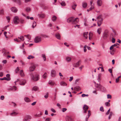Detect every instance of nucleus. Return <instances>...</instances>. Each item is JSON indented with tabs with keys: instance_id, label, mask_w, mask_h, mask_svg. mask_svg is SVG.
Masks as SVG:
<instances>
[{
	"instance_id": "obj_40",
	"label": "nucleus",
	"mask_w": 121,
	"mask_h": 121,
	"mask_svg": "<svg viewBox=\"0 0 121 121\" xmlns=\"http://www.w3.org/2000/svg\"><path fill=\"white\" fill-rule=\"evenodd\" d=\"M38 89V87H37V86H34L33 87V89L36 91Z\"/></svg>"
},
{
	"instance_id": "obj_38",
	"label": "nucleus",
	"mask_w": 121,
	"mask_h": 121,
	"mask_svg": "<svg viewBox=\"0 0 121 121\" xmlns=\"http://www.w3.org/2000/svg\"><path fill=\"white\" fill-rule=\"evenodd\" d=\"M105 105L109 107L110 106V104L109 102H106L105 103Z\"/></svg>"
},
{
	"instance_id": "obj_61",
	"label": "nucleus",
	"mask_w": 121,
	"mask_h": 121,
	"mask_svg": "<svg viewBox=\"0 0 121 121\" xmlns=\"http://www.w3.org/2000/svg\"><path fill=\"white\" fill-rule=\"evenodd\" d=\"M115 39L113 38H112V42L113 43H114L115 42Z\"/></svg>"
},
{
	"instance_id": "obj_48",
	"label": "nucleus",
	"mask_w": 121,
	"mask_h": 121,
	"mask_svg": "<svg viewBox=\"0 0 121 121\" xmlns=\"http://www.w3.org/2000/svg\"><path fill=\"white\" fill-rule=\"evenodd\" d=\"M100 110L101 111L104 112V110L103 107L102 106L100 108Z\"/></svg>"
},
{
	"instance_id": "obj_4",
	"label": "nucleus",
	"mask_w": 121,
	"mask_h": 121,
	"mask_svg": "<svg viewBox=\"0 0 121 121\" xmlns=\"http://www.w3.org/2000/svg\"><path fill=\"white\" fill-rule=\"evenodd\" d=\"M41 40V37L39 36H36L34 39V42L35 43H38L40 42Z\"/></svg>"
},
{
	"instance_id": "obj_3",
	"label": "nucleus",
	"mask_w": 121,
	"mask_h": 121,
	"mask_svg": "<svg viewBox=\"0 0 121 121\" xmlns=\"http://www.w3.org/2000/svg\"><path fill=\"white\" fill-rule=\"evenodd\" d=\"M19 21L18 17L17 16L14 17L13 20V23L15 24H18Z\"/></svg>"
},
{
	"instance_id": "obj_18",
	"label": "nucleus",
	"mask_w": 121,
	"mask_h": 121,
	"mask_svg": "<svg viewBox=\"0 0 121 121\" xmlns=\"http://www.w3.org/2000/svg\"><path fill=\"white\" fill-rule=\"evenodd\" d=\"M87 5V4L85 2H83L82 3V6L83 8H86Z\"/></svg>"
},
{
	"instance_id": "obj_11",
	"label": "nucleus",
	"mask_w": 121,
	"mask_h": 121,
	"mask_svg": "<svg viewBox=\"0 0 121 121\" xmlns=\"http://www.w3.org/2000/svg\"><path fill=\"white\" fill-rule=\"evenodd\" d=\"M73 18H74L73 17H70L68 18L67 20V22H72H72L73 21Z\"/></svg>"
},
{
	"instance_id": "obj_5",
	"label": "nucleus",
	"mask_w": 121,
	"mask_h": 121,
	"mask_svg": "<svg viewBox=\"0 0 121 121\" xmlns=\"http://www.w3.org/2000/svg\"><path fill=\"white\" fill-rule=\"evenodd\" d=\"M81 63V61L80 60L79 61L76 63H75L73 64V66L75 67H77L79 66Z\"/></svg>"
},
{
	"instance_id": "obj_20",
	"label": "nucleus",
	"mask_w": 121,
	"mask_h": 121,
	"mask_svg": "<svg viewBox=\"0 0 121 121\" xmlns=\"http://www.w3.org/2000/svg\"><path fill=\"white\" fill-rule=\"evenodd\" d=\"M102 31V29L101 28H98L97 30V32L100 35Z\"/></svg>"
},
{
	"instance_id": "obj_63",
	"label": "nucleus",
	"mask_w": 121,
	"mask_h": 121,
	"mask_svg": "<svg viewBox=\"0 0 121 121\" xmlns=\"http://www.w3.org/2000/svg\"><path fill=\"white\" fill-rule=\"evenodd\" d=\"M117 45H119V44L118 43H117L116 44H115L112 45L113 46V47H115V46H117Z\"/></svg>"
},
{
	"instance_id": "obj_28",
	"label": "nucleus",
	"mask_w": 121,
	"mask_h": 121,
	"mask_svg": "<svg viewBox=\"0 0 121 121\" xmlns=\"http://www.w3.org/2000/svg\"><path fill=\"white\" fill-rule=\"evenodd\" d=\"M60 84L61 85L63 86L67 85V84L65 82H60Z\"/></svg>"
},
{
	"instance_id": "obj_27",
	"label": "nucleus",
	"mask_w": 121,
	"mask_h": 121,
	"mask_svg": "<svg viewBox=\"0 0 121 121\" xmlns=\"http://www.w3.org/2000/svg\"><path fill=\"white\" fill-rule=\"evenodd\" d=\"M77 4H73L72 5L71 7L74 10H75V8Z\"/></svg>"
},
{
	"instance_id": "obj_49",
	"label": "nucleus",
	"mask_w": 121,
	"mask_h": 121,
	"mask_svg": "<svg viewBox=\"0 0 121 121\" xmlns=\"http://www.w3.org/2000/svg\"><path fill=\"white\" fill-rule=\"evenodd\" d=\"M89 36L91 37H92L93 36V33L91 32H90L89 34Z\"/></svg>"
},
{
	"instance_id": "obj_17",
	"label": "nucleus",
	"mask_w": 121,
	"mask_h": 121,
	"mask_svg": "<svg viewBox=\"0 0 121 121\" xmlns=\"http://www.w3.org/2000/svg\"><path fill=\"white\" fill-rule=\"evenodd\" d=\"M102 2L101 0H98L97 3L98 6H100L101 5Z\"/></svg>"
},
{
	"instance_id": "obj_42",
	"label": "nucleus",
	"mask_w": 121,
	"mask_h": 121,
	"mask_svg": "<svg viewBox=\"0 0 121 121\" xmlns=\"http://www.w3.org/2000/svg\"><path fill=\"white\" fill-rule=\"evenodd\" d=\"M30 8L29 7H27L26 9V11L27 12H29L30 10Z\"/></svg>"
},
{
	"instance_id": "obj_43",
	"label": "nucleus",
	"mask_w": 121,
	"mask_h": 121,
	"mask_svg": "<svg viewBox=\"0 0 121 121\" xmlns=\"http://www.w3.org/2000/svg\"><path fill=\"white\" fill-rule=\"evenodd\" d=\"M86 45H85L84 47L83 50L84 52H86Z\"/></svg>"
},
{
	"instance_id": "obj_62",
	"label": "nucleus",
	"mask_w": 121,
	"mask_h": 121,
	"mask_svg": "<svg viewBox=\"0 0 121 121\" xmlns=\"http://www.w3.org/2000/svg\"><path fill=\"white\" fill-rule=\"evenodd\" d=\"M10 75L9 74H7L6 75V77H7L6 78H11L10 77Z\"/></svg>"
},
{
	"instance_id": "obj_44",
	"label": "nucleus",
	"mask_w": 121,
	"mask_h": 121,
	"mask_svg": "<svg viewBox=\"0 0 121 121\" xmlns=\"http://www.w3.org/2000/svg\"><path fill=\"white\" fill-rule=\"evenodd\" d=\"M17 114V113H16L15 112H14L12 113H11L10 115L11 116H13L14 115H16Z\"/></svg>"
},
{
	"instance_id": "obj_47",
	"label": "nucleus",
	"mask_w": 121,
	"mask_h": 121,
	"mask_svg": "<svg viewBox=\"0 0 121 121\" xmlns=\"http://www.w3.org/2000/svg\"><path fill=\"white\" fill-rule=\"evenodd\" d=\"M111 96L109 94H108L107 95V98L108 99H111Z\"/></svg>"
},
{
	"instance_id": "obj_56",
	"label": "nucleus",
	"mask_w": 121,
	"mask_h": 121,
	"mask_svg": "<svg viewBox=\"0 0 121 121\" xmlns=\"http://www.w3.org/2000/svg\"><path fill=\"white\" fill-rule=\"evenodd\" d=\"M49 84L52 85L53 84V83L51 81H50L49 82Z\"/></svg>"
},
{
	"instance_id": "obj_59",
	"label": "nucleus",
	"mask_w": 121,
	"mask_h": 121,
	"mask_svg": "<svg viewBox=\"0 0 121 121\" xmlns=\"http://www.w3.org/2000/svg\"><path fill=\"white\" fill-rule=\"evenodd\" d=\"M92 3H93V2L92 1H90V5L91 6V7L92 6H94V4H93Z\"/></svg>"
},
{
	"instance_id": "obj_57",
	"label": "nucleus",
	"mask_w": 121,
	"mask_h": 121,
	"mask_svg": "<svg viewBox=\"0 0 121 121\" xmlns=\"http://www.w3.org/2000/svg\"><path fill=\"white\" fill-rule=\"evenodd\" d=\"M51 120V119L50 118H47L46 119L45 121H50Z\"/></svg>"
},
{
	"instance_id": "obj_9",
	"label": "nucleus",
	"mask_w": 121,
	"mask_h": 121,
	"mask_svg": "<svg viewBox=\"0 0 121 121\" xmlns=\"http://www.w3.org/2000/svg\"><path fill=\"white\" fill-rule=\"evenodd\" d=\"M35 67L34 65H32L30 66L29 68V70L30 71H33L35 69Z\"/></svg>"
},
{
	"instance_id": "obj_37",
	"label": "nucleus",
	"mask_w": 121,
	"mask_h": 121,
	"mask_svg": "<svg viewBox=\"0 0 121 121\" xmlns=\"http://www.w3.org/2000/svg\"><path fill=\"white\" fill-rule=\"evenodd\" d=\"M36 25V22H35L34 21V22L33 23V25H32V27L33 28H34L35 27Z\"/></svg>"
},
{
	"instance_id": "obj_54",
	"label": "nucleus",
	"mask_w": 121,
	"mask_h": 121,
	"mask_svg": "<svg viewBox=\"0 0 121 121\" xmlns=\"http://www.w3.org/2000/svg\"><path fill=\"white\" fill-rule=\"evenodd\" d=\"M110 109L109 108L108 109V111H107V113H106V115H108L109 114V113L110 112Z\"/></svg>"
},
{
	"instance_id": "obj_52",
	"label": "nucleus",
	"mask_w": 121,
	"mask_h": 121,
	"mask_svg": "<svg viewBox=\"0 0 121 121\" xmlns=\"http://www.w3.org/2000/svg\"><path fill=\"white\" fill-rule=\"evenodd\" d=\"M14 40L15 41H16L18 42H20V40H18V39L17 38L14 39Z\"/></svg>"
},
{
	"instance_id": "obj_46",
	"label": "nucleus",
	"mask_w": 121,
	"mask_h": 121,
	"mask_svg": "<svg viewBox=\"0 0 121 121\" xmlns=\"http://www.w3.org/2000/svg\"><path fill=\"white\" fill-rule=\"evenodd\" d=\"M88 96V94L86 95L84 94H83L82 95V97H84L85 96Z\"/></svg>"
},
{
	"instance_id": "obj_12",
	"label": "nucleus",
	"mask_w": 121,
	"mask_h": 121,
	"mask_svg": "<svg viewBox=\"0 0 121 121\" xmlns=\"http://www.w3.org/2000/svg\"><path fill=\"white\" fill-rule=\"evenodd\" d=\"M66 121H73V120L70 117L67 116L66 117Z\"/></svg>"
},
{
	"instance_id": "obj_2",
	"label": "nucleus",
	"mask_w": 121,
	"mask_h": 121,
	"mask_svg": "<svg viewBox=\"0 0 121 121\" xmlns=\"http://www.w3.org/2000/svg\"><path fill=\"white\" fill-rule=\"evenodd\" d=\"M108 31L107 30H105L102 35L103 38L104 39H106L108 35Z\"/></svg>"
},
{
	"instance_id": "obj_1",
	"label": "nucleus",
	"mask_w": 121,
	"mask_h": 121,
	"mask_svg": "<svg viewBox=\"0 0 121 121\" xmlns=\"http://www.w3.org/2000/svg\"><path fill=\"white\" fill-rule=\"evenodd\" d=\"M39 75L38 74H36L35 75H32L31 76V79L33 80L36 81L39 80Z\"/></svg>"
},
{
	"instance_id": "obj_10",
	"label": "nucleus",
	"mask_w": 121,
	"mask_h": 121,
	"mask_svg": "<svg viewBox=\"0 0 121 121\" xmlns=\"http://www.w3.org/2000/svg\"><path fill=\"white\" fill-rule=\"evenodd\" d=\"M11 9L13 12L14 13H16L17 11V8L14 7L11 8Z\"/></svg>"
},
{
	"instance_id": "obj_36",
	"label": "nucleus",
	"mask_w": 121,
	"mask_h": 121,
	"mask_svg": "<svg viewBox=\"0 0 121 121\" xmlns=\"http://www.w3.org/2000/svg\"><path fill=\"white\" fill-rule=\"evenodd\" d=\"M34 58V56L31 55L27 57V58L29 59H33Z\"/></svg>"
},
{
	"instance_id": "obj_64",
	"label": "nucleus",
	"mask_w": 121,
	"mask_h": 121,
	"mask_svg": "<svg viewBox=\"0 0 121 121\" xmlns=\"http://www.w3.org/2000/svg\"><path fill=\"white\" fill-rule=\"evenodd\" d=\"M67 110V109L65 108H62V111L63 112H64Z\"/></svg>"
},
{
	"instance_id": "obj_60",
	"label": "nucleus",
	"mask_w": 121,
	"mask_h": 121,
	"mask_svg": "<svg viewBox=\"0 0 121 121\" xmlns=\"http://www.w3.org/2000/svg\"><path fill=\"white\" fill-rule=\"evenodd\" d=\"M114 47L112 45L111 46L110 48V50H112L113 49V48Z\"/></svg>"
},
{
	"instance_id": "obj_23",
	"label": "nucleus",
	"mask_w": 121,
	"mask_h": 121,
	"mask_svg": "<svg viewBox=\"0 0 121 121\" xmlns=\"http://www.w3.org/2000/svg\"><path fill=\"white\" fill-rule=\"evenodd\" d=\"M60 4L61 6H65L66 5L65 2L64 1H62L61 3H60Z\"/></svg>"
},
{
	"instance_id": "obj_24",
	"label": "nucleus",
	"mask_w": 121,
	"mask_h": 121,
	"mask_svg": "<svg viewBox=\"0 0 121 121\" xmlns=\"http://www.w3.org/2000/svg\"><path fill=\"white\" fill-rule=\"evenodd\" d=\"M47 76V73H45L42 76L43 78L45 79Z\"/></svg>"
},
{
	"instance_id": "obj_34",
	"label": "nucleus",
	"mask_w": 121,
	"mask_h": 121,
	"mask_svg": "<svg viewBox=\"0 0 121 121\" xmlns=\"http://www.w3.org/2000/svg\"><path fill=\"white\" fill-rule=\"evenodd\" d=\"M27 120H30L31 119V117L30 116H26L25 117Z\"/></svg>"
},
{
	"instance_id": "obj_15",
	"label": "nucleus",
	"mask_w": 121,
	"mask_h": 121,
	"mask_svg": "<svg viewBox=\"0 0 121 121\" xmlns=\"http://www.w3.org/2000/svg\"><path fill=\"white\" fill-rule=\"evenodd\" d=\"M11 80V78H6V77H4L2 78H0V80H6L7 81H9Z\"/></svg>"
},
{
	"instance_id": "obj_35",
	"label": "nucleus",
	"mask_w": 121,
	"mask_h": 121,
	"mask_svg": "<svg viewBox=\"0 0 121 121\" xmlns=\"http://www.w3.org/2000/svg\"><path fill=\"white\" fill-rule=\"evenodd\" d=\"M101 18H102V15H99L97 17V19H98V20L101 19Z\"/></svg>"
},
{
	"instance_id": "obj_13",
	"label": "nucleus",
	"mask_w": 121,
	"mask_h": 121,
	"mask_svg": "<svg viewBox=\"0 0 121 121\" xmlns=\"http://www.w3.org/2000/svg\"><path fill=\"white\" fill-rule=\"evenodd\" d=\"M55 36L58 39H60V34L57 33L55 35Z\"/></svg>"
},
{
	"instance_id": "obj_14",
	"label": "nucleus",
	"mask_w": 121,
	"mask_h": 121,
	"mask_svg": "<svg viewBox=\"0 0 121 121\" xmlns=\"http://www.w3.org/2000/svg\"><path fill=\"white\" fill-rule=\"evenodd\" d=\"M99 90L103 92H105L106 91V89L104 87L101 85Z\"/></svg>"
},
{
	"instance_id": "obj_45",
	"label": "nucleus",
	"mask_w": 121,
	"mask_h": 121,
	"mask_svg": "<svg viewBox=\"0 0 121 121\" xmlns=\"http://www.w3.org/2000/svg\"><path fill=\"white\" fill-rule=\"evenodd\" d=\"M4 11L3 10H0V14H4Z\"/></svg>"
},
{
	"instance_id": "obj_26",
	"label": "nucleus",
	"mask_w": 121,
	"mask_h": 121,
	"mask_svg": "<svg viewBox=\"0 0 121 121\" xmlns=\"http://www.w3.org/2000/svg\"><path fill=\"white\" fill-rule=\"evenodd\" d=\"M88 33L87 32H85L84 33V36L86 38V39H87L88 38V37L87 35H88Z\"/></svg>"
},
{
	"instance_id": "obj_33",
	"label": "nucleus",
	"mask_w": 121,
	"mask_h": 121,
	"mask_svg": "<svg viewBox=\"0 0 121 121\" xmlns=\"http://www.w3.org/2000/svg\"><path fill=\"white\" fill-rule=\"evenodd\" d=\"M18 38L20 39L22 41H23L24 40V37L23 36H21L20 37H19Z\"/></svg>"
},
{
	"instance_id": "obj_16",
	"label": "nucleus",
	"mask_w": 121,
	"mask_h": 121,
	"mask_svg": "<svg viewBox=\"0 0 121 121\" xmlns=\"http://www.w3.org/2000/svg\"><path fill=\"white\" fill-rule=\"evenodd\" d=\"M95 86L96 88H98V90H99L101 86V85L100 84H96Z\"/></svg>"
},
{
	"instance_id": "obj_58",
	"label": "nucleus",
	"mask_w": 121,
	"mask_h": 121,
	"mask_svg": "<svg viewBox=\"0 0 121 121\" xmlns=\"http://www.w3.org/2000/svg\"><path fill=\"white\" fill-rule=\"evenodd\" d=\"M94 6H91L90 8H89V9L90 10V11L92 9H94Z\"/></svg>"
},
{
	"instance_id": "obj_51",
	"label": "nucleus",
	"mask_w": 121,
	"mask_h": 121,
	"mask_svg": "<svg viewBox=\"0 0 121 121\" xmlns=\"http://www.w3.org/2000/svg\"><path fill=\"white\" fill-rule=\"evenodd\" d=\"M73 79V77H70V79L69 80V81L70 82Z\"/></svg>"
},
{
	"instance_id": "obj_19",
	"label": "nucleus",
	"mask_w": 121,
	"mask_h": 121,
	"mask_svg": "<svg viewBox=\"0 0 121 121\" xmlns=\"http://www.w3.org/2000/svg\"><path fill=\"white\" fill-rule=\"evenodd\" d=\"M24 100L25 101L27 102H28L30 101V99L28 98L27 97L25 98Z\"/></svg>"
},
{
	"instance_id": "obj_25",
	"label": "nucleus",
	"mask_w": 121,
	"mask_h": 121,
	"mask_svg": "<svg viewBox=\"0 0 121 121\" xmlns=\"http://www.w3.org/2000/svg\"><path fill=\"white\" fill-rule=\"evenodd\" d=\"M115 51L114 49L111 50L110 51V54L112 55H114V54Z\"/></svg>"
},
{
	"instance_id": "obj_32",
	"label": "nucleus",
	"mask_w": 121,
	"mask_h": 121,
	"mask_svg": "<svg viewBox=\"0 0 121 121\" xmlns=\"http://www.w3.org/2000/svg\"><path fill=\"white\" fill-rule=\"evenodd\" d=\"M24 36L26 37L29 40H30L31 39V37L30 36V35H25Z\"/></svg>"
},
{
	"instance_id": "obj_30",
	"label": "nucleus",
	"mask_w": 121,
	"mask_h": 121,
	"mask_svg": "<svg viewBox=\"0 0 121 121\" xmlns=\"http://www.w3.org/2000/svg\"><path fill=\"white\" fill-rule=\"evenodd\" d=\"M80 89V88L79 86L75 87L74 88V90L76 91H78Z\"/></svg>"
},
{
	"instance_id": "obj_39",
	"label": "nucleus",
	"mask_w": 121,
	"mask_h": 121,
	"mask_svg": "<svg viewBox=\"0 0 121 121\" xmlns=\"http://www.w3.org/2000/svg\"><path fill=\"white\" fill-rule=\"evenodd\" d=\"M41 37L44 38H47L48 37V36L46 35L42 34L41 35Z\"/></svg>"
},
{
	"instance_id": "obj_31",
	"label": "nucleus",
	"mask_w": 121,
	"mask_h": 121,
	"mask_svg": "<svg viewBox=\"0 0 121 121\" xmlns=\"http://www.w3.org/2000/svg\"><path fill=\"white\" fill-rule=\"evenodd\" d=\"M101 76V73H99L98 75V80L99 82V80L100 79V77Z\"/></svg>"
},
{
	"instance_id": "obj_55",
	"label": "nucleus",
	"mask_w": 121,
	"mask_h": 121,
	"mask_svg": "<svg viewBox=\"0 0 121 121\" xmlns=\"http://www.w3.org/2000/svg\"><path fill=\"white\" fill-rule=\"evenodd\" d=\"M4 98V96L3 95H2L0 97V99L1 100H3Z\"/></svg>"
},
{
	"instance_id": "obj_21",
	"label": "nucleus",
	"mask_w": 121,
	"mask_h": 121,
	"mask_svg": "<svg viewBox=\"0 0 121 121\" xmlns=\"http://www.w3.org/2000/svg\"><path fill=\"white\" fill-rule=\"evenodd\" d=\"M71 58L69 57H67L66 58V61L68 62H70L71 61Z\"/></svg>"
},
{
	"instance_id": "obj_29",
	"label": "nucleus",
	"mask_w": 121,
	"mask_h": 121,
	"mask_svg": "<svg viewBox=\"0 0 121 121\" xmlns=\"http://www.w3.org/2000/svg\"><path fill=\"white\" fill-rule=\"evenodd\" d=\"M42 57L43 60L45 61L46 60V56L45 54H42Z\"/></svg>"
},
{
	"instance_id": "obj_8",
	"label": "nucleus",
	"mask_w": 121,
	"mask_h": 121,
	"mask_svg": "<svg viewBox=\"0 0 121 121\" xmlns=\"http://www.w3.org/2000/svg\"><path fill=\"white\" fill-rule=\"evenodd\" d=\"M103 18H101L100 20H98L97 22L98 25V26H100L103 22Z\"/></svg>"
},
{
	"instance_id": "obj_7",
	"label": "nucleus",
	"mask_w": 121,
	"mask_h": 121,
	"mask_svg": "<svg viewBox=\"0 0 121 121\" xmlns=\"http://www.w3.org/2000/svg\"><path fill=\"white\" fill-rule=\"evenodd\" d=\"M78 18H76L75 19H74V18H73V21L72 22V24H76L78 22Z\"/></svg>"
},
{
	"instance_id": "obj_53",
	"label": "nucleus",
	"mask_w": 121,
	"mask_h": 121,
	"mask_svg": "<svg viewBox=\"0 0 121 121\" xmlns=\"http://www.w3.org/2000/svg\"><path fill=\"white\" fill-rule=\"evenodd\" d=\"M20 23L22 24L24 22V20L22 19H20Z\"/></svg>"
},
{
	"instance_id": "obj_41",
	"label": "nucleus",
	"mask_w": 121,
	"mask_h": 121,
	"mask_svg": "<svg viewBox=\"0 0 121 121\" xmlns=\"http://www.w3.org/2000/svg\"><path fill=\"white\" fill-rule=\"evenodd\" d=\"M19 71V69L18 67H17L15 70V72L16 73H17Z\"/></svg>"
},
{
	"instance_id": "obj_50",
	"label": "nucleus",
	"mask_w": 121,
	"mask_h": 121,
	"mask_svg": "<svg viewBox=\"0 0 121 121\" xmlns=\"http://www.w3.org/2000/svg\"><path fill=\"white\" fill-rule=\"evenodd\" d=\"M57 19V17L55 16H53V22L55 21Z\"/></svg>"
},
{
	"instance_id": "obj_22",
	"label": "nucleus",
	"mask_w": 121,
	"mask_h": 121,
	"mask_svg": "<svg viewBox=\"0 0 121 121\" xmlns=\"http://www.w3.org/2000/svg\"><path fill=\"white\" fill-rule=\"evenodd\" d=\"M20 76L22 77H23L24 76L23 70H20Z\"/></svg>"
},
{
	"instance_id": "obj_6",
	"label": "nucleus",
	"mask_w": 121,
	"mask_h": 121,
	"mask_svg": "<svg viewBox=\"0 0 121 121\" xmlns=\"http://www.w3.org/2000/svg\"><path fill=\"white\" fill-rule=\"evenodd\" d=\"M88 108V107L87 105H85L83 107V110L84 111L83 112L84 113H86Z\"/></svg>"
}]
</instances>
